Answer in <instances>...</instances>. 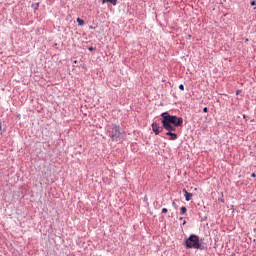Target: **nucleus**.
<instances>
[{"instance_id": "1", "label": "nucleus", "mask_w": 256, "mask_h": 256, "mask_svg": "<svg viewBox=\"0 0 256 256\" xmlns=\"http://www.w3.org/2000/svg\"><path fill=\"white\" fill-rule=\"evenodd\" d=\"M162 117V127L168 131L166 135H168L169 141H177V134L173 133L177 131V127H183V118L173 116L167 112L161 114Z\"/></svg>"}, {"instance_id": "2", "label": "nucleus", "mask_w": 256, "mask_h": 256, "mask_svg": "<svg viewBox=\"0 0 256 256\" xmlns=\"http://www.w3.org/2000/svg\"><path fill=\"white\" fill-rule=\"evenodd\" d=\"M186 247L187 249H199V247H201L199 236L195 234L190 235L186 240Z\"/></svg>"}, {"instance_id": "3", "label": "nucleus", "mask_w": 256, "mask_h": 256, "mask_svg": "<svg viewBox=\"0 0 256 256\" xmlns=\"http://www.w3.org/2000/svg\"><path fill=\"white\" fill-rule=\"evenodd\" d=\"M108 133L112 141H117V139L121 137L120 127L117 125H112V127L108 129Z\"/></svg>"}, {"instance_id": "4", "label": "nucleus", "mask_w": 256, "mask_h": 256, "mask_svg": "<svg viewBox=\"0 0 256 256\" xmlns=\"http://www.w3.org/2000/svg\"><path fill=\"white\" fill-rule=\"evenodd\" d=\"M152 131L155 133V135L161 133V130H159V124H157V122L152 123Z\"/></svg>"}, {"instance_id": "5", "label": "nucleus", "mask_w": 256, "mask_h": 256, "mask_svg": "<svg viewBox=\"0 0 256 256\" xmlns=\"http://www.w3.org/2000/svg\"><path fill=\"white\" fill-rule=\"evenodd\" d=\"M183 193L185 195V199L186 201H191L192 197H193V194L192 193H189L186 189H183Z\"/></svg>"}, {"instance_id": "6", "label": "nucleus", "mask_w": 256, "mask_h": 256, "mask_svg": "<svg viewBox=\"0 0 256 256\" xmlns=\"http://www.w3.org/2000/svg\"><path fill=\"white\" fill-rule=\"evenodd\" d=\"M102 3H110L111 5H117V0H103Z\"/></svg>"}, {"instance_id": "7", "label": "nucleus", "mask_w": 256, "mask_h": 256, "mask_svg": "<svg viewBox=\"0 0 256 256\" xmlns=\"http://www.w3.org/2000/svg\"><path fill=\"white\" fill-rule=\"evenodd\" d=\"M77 23L78 25H80L81 27H83V25H85V21L81 18H77Z\"/></svg>"}, {"instance_id": "8", "label": "nucleus", "mask_w": 256, "mask_h": 256, "mask_svg": "<svg viewBox=\"0 0 256 256\" xmlns=\"http://www.w3.org/2000/svg\"><path fill=\"white\" fill-rule=\"evenodd\" d=\"M180 213H181V215H185V213H187V208L185 206H182L180 208Z\"/></svg>"}, {"instance_id": "9", "label": "nucleus", "mask_w": 256, "mask_h": 256, "mask_svg": "<svg viewBox=\"0 0 256 256\" xmlns=\"http://www.w3.org/2000/svg\"><path fill=\"white\" fill-rule=\"evenodd\" d=\"M179 89H180L181 91H185V86H184L183 84H180V85H179Z\"/></svg>"}, {"instance_id": "10", "label": "nucleus", "mask_w": 256, "mask_h": 256, "mask_svg": "<svg viewBox=\"0 0 256 256\" xmlns=\"http://www.w3.org/2000/svg\"><path fill=\"white\" fill-rule=\"evenodd\" d=\"M169 210H167V208H163L162 209V213H167Z\"/></svg>"}, {"instance_id": "11", "label": "nucleus", "mask_w": 256, "mask_h": 256, "mask_svg": "<svg viewBox=\"0 0 256 256\" xmlns=\"http://www.w3.org/2000/svg\"><path fill=\"white\" fill-rule=\"evenodd\" d=\"M250 5L253 7V6L256 5V2H255V1H252V2L250 3Z\"/></svg>"}, {"instance_id": "12", "label": "nucleus", "mask_w": 256, "mask_h": 256, "mask_svg": "<svg viewBox=\"0 0 256 256\" xmlns=\"http://www.w3.org/2000/svg\"><path fill=\"white\" fill-rule=\"evenodd\" d=\"M203 111H204V113H207V111H209V109L207 107H204Z\"/></svg>"}, {"instance_id": "13", "label": "nucleus", "mask_w": 256, "mask_h": 256, "mask_svg": "<svg viewBox=\"0 0 256 256\" xmlns=\"http://www.w3.org/2000/svg\"><path fill=\"white\" fill-rule=\"evenodd\" d=\"M32 7H33L34 9H37V7H39V4L32 5Z\"/></svg>"}, {"instance_id": "14", "label": "nucleus", "mask_w": 256, "mask_h": 256, "mask_svg": "<svg viewBox=\"0 0 256 256\" xmlns=\"http://www.w3.org/2000/svg\"><path fill=\"white\" fill-rule=\"evenodd\" d=\"M0 133H1V135H3L1 121H0Z\"/></svg>"}, {"instance_id": "15", "label": "nucleus", "mask_w": 256, "mask_h": 256, "mask_svg": "<svg viewBox=\"0 0 256 256\" xmlns=\"http://www.w3.org/2000/svg\"><path fill=\"white\" fill-rule=\"evenodd\" d=\"M172 205L175 207V209H177V203L172 202Z\"/></svg>"}, {"instance_id": "16", "label": "nucleus", "mask_w": 256, "mask_h": 256, "mask_svg": "<svg viewBox=\"0 0 256 256\" xmlns=\"http://www.w3.org/2000/svg\"><path fill=\"white\" fill-rule=\"evenodd\" d=\"M89 51H93V47H90V48H89Z\"/></svg>"}, {"instance_id": "17", "label": "nucleus", "mask_w": 256, "mask_h": 256, "mask_svg": "<svg viewBox=\"0 0 256 256\" xmlns=\"http://www.w3.org/2000/svg\"><path fill=\"white\" fill-rule=\"evenodd\" d=\"M251 177H255V173H252V174H251Z\"/></svg>"}, {"instance_id": "18", "label": "nucleus", "mask_w": 256, "mask_h": 256, "mask_svg": "<svg viewBox=\"0 0 256 256\" xmlns=\"http://www.w3.org/2000/svg\"><path fill=\"white\" fill-rule=\"evenodd\" d=\"M236 95H239V90H237Z\"/></svg>"}, {"instance_id": "19", "label": "nucleus", "mask_w": 256, "mask_h": 256, "mask_svg": "<svg viewBox=\"0 0 256 256\" xmlns=\"http://www.w3.org/2000/svg\"><path fill=\"white\" fill-rule=\"evenodd\" d=\"M91 29H93V26H90Z\"/></svg>"}, {"instance_id": "20", "label": "nucleus", "mask_w": 256, "mask_h": 256, "mask_svg": "<svg viewBox=\"0 0 256 256\" xmlns=\"http://www.w3.org/2000/svg\"><path fill=\"white\" fill-rule=\"evenodd\" d=\"M249 41V39H246V42Z\"/></svg>"}]
</instances>
